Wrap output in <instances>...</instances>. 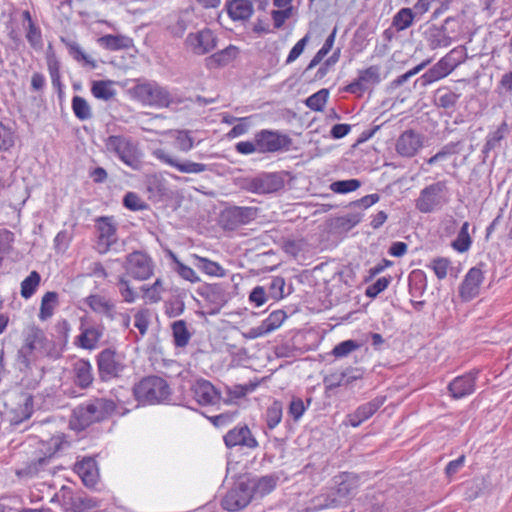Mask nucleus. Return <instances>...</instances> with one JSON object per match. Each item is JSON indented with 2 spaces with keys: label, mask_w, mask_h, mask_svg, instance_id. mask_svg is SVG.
<instances>
[{
  "label": "nucleus",
  "mask_w": 512,
  "mask_h": 512,
  "mask_svg": "<svg viewBox=\"0 0 512 512\" xmlns=\"http://www.w3.org/2000/svg\"><path fill=\"white\" fill-rule=\"evenodd\" d=\"M18 353L21 362L26 366L43 357L50 359L60 357V351L54 341L49 339L44 331L36 326H30L26 330L24 343Z\"/></svg>",
  "instance_id": "1"
},
{
  "label": "nucleus",
  "mask_w": 512,
  "mask_h": 512,
  "mask_svg": "<svg viewBox=\"0 0 512 512\" xmlns=\"http://www.w3.org/2000/svg\"><path fill=\"white\" fill-rule=\"evenodd\" d=\"M133 394L138 405L167 404L171 399L172 390L163 378L149 376L134 386Z\"/></svg>",
  "instance_id": "2"
},
{
  "label": "nucleus",
  "mask_w": 512,
  "mask_h": 512,
  "mask_svg": "<svg viewBox=\"0 0 512 512\" xmlns=\"http://www.w3.org/2000/svg\"><path fill=\"white\" fill-rule=\"evenodd\" d=\"M35 445V456L26 465L16 470V475L20 478H33L47 471L52 456L61 447V439L56 436L50 438L47 442L37 441Z\"/></svg>",
  "instance_id": "3"
},
{
  "label": "nucleus",
  "mask_w": 512,
  "mask_h": 512,
  "mask_svg": "<svg viewBox=\"0 0 512 512\" xmlns=\"http://www.w3.org/2000/svg\"><path fill=\"white\" fill-rule=\"evenodd\" d=\"M111 409V403L104 399H94L77 406L73 410L70 426L84 430L91 424L103 420Z\"/></svg>",
  "instance_id": "4"
},
{
  "label": "nucleus",
  "mask_w": 512,
  "mask_h": 512,
  "mask_svg": "<svg viewBox=\"0 0 512 512\" xmlns=\"http://www.w3.org/2000/svg\"><path fill=\"white\" fill-rule=\"evenodd\" d=\"M449 202L446 181H437L424 187L415 200L416 209L421 213H432L442 209Z\"/></svg>",
  "instance_id": "5"
},
{
  "label": "nucleus",
  "mask_w": 512,
  "mask_h": 512,
  "mask_svg": "<svg viewBox=\"0 0 512 512\" xmlns=\"http://www.w3.org/2000/svg\"><path fill=\"white\" fill-rule=\"evenodd\" d=\"M259 154L288 152L293 145L292 138L280 130L262 129L255 133Z\"/></svg>",
  "instance_id": "6"
},
{
  "label": "nucleus",
  "mask_w": 512,
  "mask_h": 512,
  "mask_svg": "<svg viewBox=\"0 0 512 512\" xmlns=\"http://www.w3.org/2000/svg\"><path fill=\"white\" fill-rule=\"evenodd\" d=\"M130 94L144 105L168 107L172 103L171 94L155 82L138 83Z\"/></svg>",
  "instance_id": "7"
},
{
  "label": "nucleus",
  "mask_w": 512,
  "mask_h": 512,
  "mask_svg": "<svg viewBox=\"0 0 512 512\" xmlns=\"http://www.w3.org/2000/svg\"><path fill=\"white\" fill-rule=\"evenodd\" d=\"M251 487L245 481H240L227 491L221 501L223 509L236 512L245 508L252 500Z\"/></svg>",
  "instance_id": "8"
},
{
  "label": "nucleus",
  "mask_w": 512,
  "mask_h": 512,
  "mask_svg": "<svg viewBox=\"0 0 512 512\" xmlns=\"http://www.w3.org/2000/svg\"><path fill=\"white\" fill-rule=\"evenodd\" d=\"M381 80V67L379 65H371L366 69L359 70L358 77L348 84L344 88V91L361 95L370 88L378 85Z\"/></svg>",
  "instance_id": "9"
},
{
  "label": "nucleus",
  "mask_w": 512,
  "mask_h": 512,
  "mask_svg": "<svg viewBox=\"0 0 512 512\" xmlns=\"http://www.w3.org/2000/svg\"><path fill=\"white\" fill-rule=\"evenodd\" d=\"M191 52L196 55H205L211 52L217 45V37L213 31L205 28L195 33H189L185 40Z\"/></svg>",
  "instance_id": "10"
},
{
  "label": "nucleus",
  "mask_w": 512,
  "mask_h": 512,
  "mask_svg": "<svg viewBox=\"0 0 512 512\" xmlns=\"http://www.w3.org/2000/svg\"><path fill=\"white\" fill-rule=\"evenodd\" d=\"M258 215L256 207L232 206L222 213V221L228 229H235L241 225L248 224Z\"/></svg>",
  "instance_id": "11"
},
{
  "label": "nucleus",
  "mask_w": 512,
  "mask_h": 512,
  "mask_svg": "<svg viewBox=\"0 0 512 512\" xmlns=\"http://www.w3.org/2000/svg\"><path fill=\"white\" fill-rule=\"evenodd\" d=\"M98 367L103 379L117 377L125 369L124 356L106 349L98 357Z\"/></svg>",
  "instance_id": "12"
},
{
  "label": "nucleus",
  "mask_w": 512,
  "mask_h": 512,
  "mask_svg": "<svg viewBox=\"0 0 512 512\" xmlns=\"http://www.w3.org/2000/svg\"><path fill=\"white\" fill-rule=\"evenodd\" d=\"M284 186L283 178L277 173H264L252 178L247 184V189L256 194L274 193Z\"/></svg>",
  "instance_id": "13"
},
{
  "label": "nucleus",
  "mask_w": 512,
  "mask_h": 512,
  "mask_svg": "<svg viewBox=\"0 0 512 512\" xmlns=\"http://www.w3.org/2000/svg\"><path fill=\"white\" fill-rule=\"evenodd\" d=\"M454 17H447L441 26L431 25L424 31V38L428 46L432 49L441 47H448L452 43V38L449 35L448 26L450 23L455 22Z\"/></svg>",
  "instance_id": "14"
},
{
  "label": "nucleus",
  "mask_w": 512,
  "mask_h": 512,
  "mask_svg": "<svg viewBox=\"0 0 512 512\" xmlns=\"http://www.w3.org/2000/svg\"><path fill=\"white\" fill-rule=\"evenodd\" d=\"M191 393L197 403L202 406L215 405L222 400L221 392L205 379L196 380L191 386Z\"/></svg>",
  "instance_id": "15"
},
{
  "label": "nucleus",
  "mask_w": 512,
  "mask_h": 512,
  "mask_svg": "<svg viewBox=\"0 0 512 512\" xmlns=\"http://www.w3.org/2000/svg\"><path fill=\"white\" fill-rule=\"evenodd\" d=\"M154 273V262L151 257L141 251L130 253V277L136 280H146Z\"/></svg>",
  "instance_id": "16"
},
{
  "label": "nucleus",
  "mask_w": 512,
  "mask_h": 512,
  "mask_svg": "<svg viewBox=\"0 0 512 512\" xmlns=\"http://www.w3.org/2000/svg\"><path fill=\"white\" fill-rule=\"evenodd\" d=\"M478 370H472L454 378L448 385V390L454 399H461L474 393Z\"/></svg>",
  "instance_id": "17"
},
{
  "label": "nucleus",
  "mask_w": 512,
  "mask_h": 512,
  "mask_svg": "<svg viewBox=\"0 0 512 512\" xmlns=\"http://www.w3.org/2000/svg\"><path fill=\"white\" fill-rule=\"evenodd\" d=\"M223 440L228 448L242 446L249 449H255L258 447V442L247 425L236 426L229 430L224 435Z\"/></svg>",
  "instance_id": "18"
},
{
  "label": "nucleus",
  "mask_w": 512,
  "mask_h": 512,
  "mask_svg": "<svg viewBox=\"0 0 512 512\" xmlns=\"http://www.w3.org/2000/svg\"><path fill=\"white\" fill-rule=\"evenodd\" d=\"M198 293L211 305L210 314H217L227 303L228 296L222 284H207L199 288Z\"/></svg>",
  "instance_id": "19"
},
{
  "label": "nucleus",
  "mask_w": 512,
  "mask_h": 512,
  "mask_svg": "<svg viewBox=\"0 0 512 512\" xmlns=\"http://www.w3.org/2000/svg\"><path fill=\"white\" fill-rule=\"evenodd\" d=\"M156 158L162 163L174 167L181 173H202L207 170V165L203 163L192 162L190 160H178L172 157L164 150H156L154 152Z\"/></svg>",
  "instance_id": "20"
},
{
  "label": "nucleus",
  "mask_w": 512,
  "mask_h": 512,
  "mask_svg": "<svg viewBox=\"0 0 512 512\" xmlns=\"http://www.w3.org/2000/svg\"><path fill=\"white\" fill-rule=\"evenodd\" d=\"M483 278L481 269L477 267L467 272L459 287V295L463 301H470L478 295Z\"/></svg>",
  "instance_id": "21"
},
{
  "label": "nucleus",
  "mask_w": 512,
  "mask_h": 512,
  "mask_svg": "<svg viewBox=\"0 0 512 512\" xmlns=\"http://www.w3.org/2000/svg\"><path fill=\"white\" fill-rule=\"evenodd\" d=\"M422 136L414 130L404 131L396 142V151L402 157H413L422 147Z\"/></svg>",
  "instance_id": "22"
},
{
  "label": "nucleus",
  "mask_w": 512,
  "mask_h": 512,
  "mask_svg": "<svg viewBox=\"0 0 512 512\" xmlns=\"http://www.w3.org/2000/svg\"><path fill=\"white\" fill-rule=\"evenodd\" d=\"M384 402L385 397H376L360 405L353 413L347 415L348 423L353 427H358L361 423L372 417Z\"/></svg>",
  "instance_id": "23"
},
{
  "label": "nucleus",
  "mask_w": 512,
  "mask_h": 512,
  "mask_svg": "<svg viewBox=\"0 0 512 512\" xmlns=\"http://www.w3.org/2000/svg\"><path fill=\"white\" fill-rule=\"evenodd\" d=\"M336 484L337 486L334 492L337 497L341 499L343 505L348 503V501L356 494L359 486L358 477L349 473L340 475Z\"/></svg>",
  "instance_id": "24"
},
{
  "label": "nucleus",
  "mask_w": 512,
  "mask_h": 512,
  "mask_svg": "<svg viewBox=\"0 0 512 512\" xmlns=\"http://www.w3.org/2000/svg\"><path fill=\"white\" fill-rule=\"evenodd\" d=\"M75 471L87 487H94L98 482L99 472L96 461L92 458H85L77 462Z\"/></svg>",
  "instance_id": "25"
},
{
  "label": "nucleus",
  "mask_w": 512,
  "mask_h": 512,
  "mask_svg": "<svg viewBox=\"0 0 512 512\" xmlns=\"http://www.w3.org/2000/svg\"><path fill=\"white\" fill-rule=\"evenodd\" d=\"M226 8L234 21L247 20L253 14V5L249 0H231L226 4Z\"/></svg>",
  "instance_id": "26"
},
{
  "label": "nucleus",
  "mask_w": 512,
  "mask_h": 512,
  "mask_svg": "<svg viewBox=\"0 0 512 512\" xmlns=\"http://www.w3.org/2000/svg\"><path fill=\"white\" fill-rule=\"evenodd\" d=\"M238 54L237 47L229 45L225 49L212 54L205 59L206 67L209 69L223 67L232 62Z\"/></svg>",
  "instance_id": "27"
},
{
  "label": "nucleus",
  "mask_w": 512,
  "mask_h": 512,
  "mask_svg": "<svg viewBox=\"0 0 512 512\" xmlns=\"http://www.w3.org/2000/svg\"><path fill=\"white\" fill-rule=\"evenodd\" d=\"M278 479L279 478L276 475H265L250 479L246 483L251 487L252 496L254 494L264 496L269 494L275 488Z\"/></svg>",
  "instance_id": "28"
},
{
  "label": "nucleus",
  "mask_w": 512,
  "mask_h": 512,
  "mask_svg": "<svg viewBox=\"0 0 512 512\" xmlns=\"http://www.w3.org/2000/svg\"><path fill=\"white\" fill-rule=\"evenodd\" d=\"M98 246L100 251H105L113 242H115V227L107 218H102L97 224Z\"/></svg>",
  "instance_id": "29"
},
{
  "label": "nucleus",
  "mask_w": 512,
  "mask_h": 512,
  "mask_svg": "<svg viewBox=\"0 0 512 512\" xmlns=\"http://www.w3.org/2000/svg\"><path fill=\"white\" fill-rule=\"evenodd\" d=\"M460 97L461 94H457L447 87H441L435 91L434 103L439 108L454 109Z\"/></svg>",
  "instance_id": "30"
},
{
  "label": "nucleus",
  "mask_w": 512,
  "mask_h": 512,
  "mask_svg": "<svg viewBox=\"0 0 512 512\" xmlns=\"http://www.w3.org/2000/svg\"><path fill=\"white\" fill-rule=\"evenodd\" d=\"M75 382L81 388H87L93 381L92 366L83 359L74 363Z\"/></svg>",
  "instance_id": "31"
},
{
  "label": "nucleus",
  "mask_w": 512,
  "mask_h": 512,
  "mask_svg": "<svg viewBox=\"0 0 512 512\" xmlns=\"http://www.w3.org/2000/svg\"><path fill=\"white\" fill-rule=\"evenodd\" d=\"M33 413V398L24 396L19 407L11 412L10 421L13 425H19L29 419Z\"/></svg>",
  "instance_id": "32"
},
{
  "label": "nucleus",
  "mask_w": 512,
  "mask_h": 512,
  "mask_svg": "<svg viewBox=\"0 0 512 512\" xmlns=\"http://www.w3.org/2000/svg\"><path fill=\"white\" fill-rule=\"evenodd\" d=\"M507 133L508 124L504 121L495 131L487 135L482 153L485 154V156L487 157L490 151L499 148L501 145V141L505 138Z\"/></svg>",
  "instance_id": "33"
},
{
  "label": "nucleus",
  "mask_w": 512,
  "mask_h": 512,
  "mask_svg": "<svg viewBox=\"0 0 512 512\" xmlns=\"http://www.w3.org/2000/svg\"><path fill=\"white\" fill-rule=\"evenodd\" d=\"M146 189L149 193V198L154 201H159L167 193L165 181L158 175L147 176Z\"/></svg>",
  "instance_id": "34"
},
{
  "label": "nucleus",
  "mask_w": 512,
  "mask_h": 512,
  "mask_svg": "<svg viewBox=\"0 0 512 512\" xmlns=\"http://www.w3.org/2000/svg\"><path fill=\"white\" fill-rule=\"evenodd\" d=\"M58 294L54 291L46 292L42 299L39 311V319L46 321L51 318L54 314L55 308L58 306Z\"/></svg>",
  "instance_id": "35"
},
{
  "label": "nucleus",
  "mask_w": 512,
  "mask_h": 512,
  "mask_svg": "<svg viewBox=\"0 0 512 512\" xmlns=\"http://www.w3.org/2000/svg\"><path fill=\"white\" fill-rule=\"evenodd\" d=\"M192 258L194 259V265L207 275L216 277L224 276L225 271L217 262L200 257L196 254H193Z\"/></svg>",
  "instance_id": "36"
},
{
  "label": "nucleus",
  "mask_w": 512,
  "mask_h": 512,
  "mask_svg": "<svg viewBox=\"0 0 512 512\" xmlns=\"http://www.w3.org/2000/svg\"><path fill=\"white\" fill-rule=\"evenodd\" d=\"M262 286L264 287L269 299L280 300L286 295L284 291L285 280L282 277H272L267 283L263 284Z\"/></svg>",
  "instance_id": "37"
},
{
  "label": "nucleus",
  "mask_w": 512,
  "mask_h": 512,
  "mask_svg": "<svg viewBox=\"0 0 512 512\" xmlns=\"http://www.w3.org/2000/svg\"><path fill=\"white\" fill-rule=\"evenodd\" d=\"M71 509L69 512H96L99 503L89 496H77L71 499Z\"/></svg>",
  "instance_id": "38"
},
{
  "label": "nucleus",
  "mask_w": 512,
  "mask_h": 512,
  "mask_svg": "<svg viewBox=\"0 0 512 512\" xmlns=\"http://www.w3.org/2000/svg\"><path fill=\"white\" fill-rule=\"evenodd\" d=\"M172 333L176 347L183 348L188 345L191 334L184 320H178L172 324Z\"/></svg>",
  "instance_id": "39"
},
{
  "label": "nucleus",
  "mask_w": 512,
  "mask_h": 512,
  "mask_svg": "<svg viewBox=\"0 0 512 512\" xmlns=\"http://www.w3.org/2000/svg\"><path fill=\"white\" fill-rule=\"evenodd\" d=\"M41 277L37 271H32L22 282L20 294L24 299L31 298L40 285Z\"/></svg>",
  "instance_id": "40"
},
{
  "label": "nucleus",
  "mask_w": 512,
  "mask_h": 512,
  "mask_svg": "<svg viewBox=\"0 0 512 512\" xmlns=\"http://www.w3.org/2000/svg\"><path fill=\"white\" fill-rule=\"evenodd\" d=\"M101 335V332L95 327L85 328L78 337L79 344L82 348L92 350L96 347Z\"/></svg>",
  "instance_id": "41"
},
{
  "label": "nucleus",
  "mask_w": 512,
  "mask_h": 512,
  "mask_svg": "<svg viewBox=\"0 0 512 512\" xmlns=\"http://www.w3.org/2000/svg\"><path fill=\"white\" fill-rule=\"evenodd\" d=\"M469 226V222H464L457 234L456 239L452 242V247L460 253L468 251L472 244V240L468 232Z\"/></svg>",
  "instance_id": "42"
},
{
  "label": "nucleus",
  "mask_w": 512,
  "mask_h": 512,
  "mask_svg": "<svg viewBox=\"0 0 512 512\" xmlns=\"http://www.w3.org/2000/svg\"><path fill=\"white\" fill-rule=\"evenodd\" d=\"M414 16L412 9L402 8L393 17L392 24L398 31L405 30L412 25Z\"/></svg>",
  "instance_id": "43"
},
{
  "label": "nucleus",
  "mask_w": 512,
  "mask_h": 512,
  "mask_svg": "<svg viewBox=\"0 0 512 512\" xmlns=\"http://www.w3.org/2000/svg\"><path fill=\"white\" fill-rule=\"evenodd\" d=\"M91 92L95 98L105 101L113 98L115 95V90L112 87V83L107 81L94 82L91 88Z\"/></svg>",
  "instance_id": "44"
},
{
  "label": "nucleus",
  "mask_w": 512,
  "mask_h": 512,
  "mask_svg": "<svg viewBox=\"0 0 512 512\" xmlns=\"http://www.w3.org/2000/svg\"><path fill=\"white\" fill-rule=\"evenodd\" d=\"M329 97L328 89H320L305 100V105L313 111H322Z\"/></svg>",
  "instance_id": "45"
},
{
  "label": "nucleus",
  "mask_w": 512,
  "mask_h": 512,
  "mask_svg": "<svg viewBox=\"0 0 512 512\" xmlns=\"http://www.w3.org/2000/svg\"><path fill=\"white\" fill-rule=\"evenodd\" d=\"M107 147L109 150L114 151L123 163L128 164L126 154L128 142L125 139L118 136H111L108 139Z\"/></svg>",
  "instance_id": "46"
},
{
  "label": "nucleus",
  "mask_w": 512,
  "mask_h": 512,
  "mask_svg": "<svg viewBox=\"0 0 512 512\" xmlns=\"http://www.w3.org/2000/svg\"><path fill=\"white\" fill-rule=\"evenodd\" d=\"M361 187V181L358 179L338 180L330 184L329 188L337 194H346L356 191Z\"/></svg>",
  "instance_id": "47"
},
{
  "label": "nucleus",
  "mask_w": 512,
  "mask_h": 512,
  "mask_svg": "<svg viewBox=\"0 0 512 512\" xmlns=\"http://www.w3.org/2000/svg\"><path fill=\"white\" fill-rule=\"evenodd\" d=\"M72 110L79 120H87L92 117L91 108L88 102L81 96L73 97Z\"/></svg>",
  "instance_id": "48"
},
{
  "label": "nucleus",
  "mask_w": 512,
  "mask_h": 512,
  "mask_svg": "<svg viewBox=\"0 0 512 512\" xmlns=\"http://www.w3.org/2000/svg\"><path fill=\"white\" fill-rule=\"evenodd\" d=\"M257 387L256 383H249L245 385H234L233 387L227 388V393L229 395L228 399H223L225 404H230L234 399H240L246 396L248 393L255 390Z\"/></svg>",
  "instance_id": "49"
},
{
  "label": "nucleus",
  "mask_w": 512,
  "mask_h": 512,
  "mask_svg": "<svg viewBox=\"0 0 512 512\" xmlns=\"http://www.w3.org/2000/svg\"><path fill=\"white\" fill-rule=\"evenodd\" d=\"M341 499H339L334 491L321 495L315 499V507L320 510L337 508L342 506Z\"/></svg>",
  "instance_id": "50"
},
{
  "label": "nucleus",
  "mask_w": 512,
  "mask_h": 512,
  "mask_svg": "<svg viewBox=\"0 0 512 512\" xmlns=\"http://www.w3.org/2000/svg\"><path fill=\"white\" fill-rule=\"evenodd\" d=\"M287 315L283 310H276L269 314V316L262 321L264 325V332H272L279 328L286 319Z\"/></svg>",
  "instance_id": "51"
},
{
  "label": "nucleus",
  "mask_w": 512,
  "mask_h": 512,
  "mask_svg": "<svg viewBox=\"0 0 512 512\" xmlns=\"http://www.w3.org/2000/svg\"><path fill=\"white\" fill-rule=\"evenodd\" d=\"M26 39L36 50H41L43 47V40L41 30L38 26H36L33 22H30L26 28Z\"/></svg>",
  "instance_id": "52"
},
{
  "label": "nucleus",
  "mask_w": 512,
  "mask_h": 512,
  "mask_svg": "<svg viewBox=\"0 0 512 512\" xmlns=\"http://www.w3.org/2000/svg\"><path fill=\"white\" fill-rule=\"evenodd\" d=\"M84 303L97 313H107L110 310L109 302L100 295H90L84 300Z\"/></svg>",
  "instance_id": "53"
},
{
  "label": "nucleus",
  "mask_w": 512,
  "mask_h": 512,
  "mask_svg": "<svg viewBox=\"0 0 512 512\" xmlns=\"http://www.w3.org/2000/svg\"><path fill=\"white\" fill-rule=\"evenodd\" d=\"M101 46L109 50H119L126 47V39L122 36L105 35L98 39Z\"/></svg>",
  "instance_id": "54"
},
{
  "label": "nucleus",
  "mask_w": 512,
  "mask_h": 512,
  "mask_svg": "<svg viewBox=\"0 0 512 512\" xmlns=\"http://www.w3.org/2000/svg\"><path fill=\"white\" fill-rule=\"evenodd\" d=\"M348 372L331 373L325 376L323 382L326 389L332 390L342 385H348L350 379H346Z\"/></svg>",
  "instance_id": "55"
},
{
  "label": "nucleus",
  "mask_w": 512,
  "mask_h": 512,
  "mask_svg": "<svg viewBox=\"0 0 512 512\" xmlns=\"http://www.w3.org/2000/svg\"><path fill=\"white\" fill-rule=\"evenodd\" d=\"M282 419V407L279 402H274L266 412V422L269 429H274Z\"/></svg>",
  "instance_id": "56"
},
{
  "label": "nucleus",
  "mask_w": 512,
  "mask_h": 512,
  "mask_svg": "<svg viewBox=\"0 0 512 512\" xmlns=\"http://www.w3.org/2000/svg\"><path fill=\"white\" fill-rule=\"evenodd\" d=\"M391 276H384L376 280L375 283L369 285L366 288V296L369 298H376L381 292H383L391 283Z\"/></svg>",
  "instance_id": "57"
},
{
  "label": "nucleus",
  "mask_w": 512,
  "mask_h": 512,
  "mask_svg": "<svg viewBox=\"0 0 512 512\" xmlns=\"http://www.w3.org/2000/svg\"><path fill=\"white\" fill-rule=\"evenodd\" d=\"M238 415V410L227 411L214 416H207L209 421L217 428L231 424Z\"/></svg>",
  "instance_id": "58"
},
{
  "label": "nucleus",
  "mask_w": 512,
  "mask_h": 512,
  "mask_svg": "<svg viewBox=\"0 0 512 512\" xmlns=\"http://www.w3.org/2000/svg\"><path fill=\"white\" fill-rule=\"evenodd\" d=\"M450 261L447 258L438 257L433 259L428 265L431 268L438 279H444L447 276Z\"/></svg>",
  "instance_id": "59"
},
{
  "label": "nucleus",
  "mask_w": 512,
  "mask_h": 512,
  "mask_svg": "<svg viewBox=\"0 0 512 512\" xmlns=\"http://www.w3.org/2000/svg\"><path fill=\"white\" fill-rule=\"evenodd\" d=\"M446 77L444 71H441L439 67L433 65L429 70H427L417 81L421 82L422 86H427L435 81H438L442 78Z\"/></svg>",
  "instance_id": "60"
},
{
  "label": "nucleus",
  "mask_w": 512,
  "mask_h": 512,
  "mask_svg": "<svg viewBox=\"0 0 512 512\" xmlns=\"http://www.w3.org/2000/svg\"><path fill=\"white\" fill-rule=\"evenodd\" d=\"M357 348H359V344L356 341L346 340L336 345L332 350V354L337 358L345 357Z\"/></svg>",
  "instance_id": "61"
},
{
  "label": "nucleus",
  "mask_w": 512,
  "mask_h": 512,
  "mask_svg": "<svg viewBox=\"0 0 512 512\" xmlns=\"http://www.w3.org/2000/svg\"><path fill=\"white\" fill-rule=\"evenodd\" d=\"M149 323H150V314H149L148 310L138 311L134 315V326L139 330V332L142 336L146 334Z\"/></svg>",
  "instance_id": "62"
},
{
  "label": "nucleus",
  "mask_w": 512,
  "mask_h": 512,
  "mask_svg": "<svg viewBox=\"0 0 512 512\" xmlns=\"http://www.w3.org/2000/svg\"><path fill=\"white\" fill-rule=\"evenodd\" d=\"M250 119L251 117H242L238 118V124H236L227 134L229 138H235L241 135H244L250 129Z\"/></svg>",
  "instance_id": "63"
},
{
  "label": "nucleus",
  "mask_w": 512,
  "mask_h": 512,
  "mask_svg": "<svg viewBox=\"0 0 512 512\" xmlns=\"http://www.w3.org/2000/svg\"><path fill=\"white\" fill-rule=\"evenodd\" d=\"M306 408L307 406H305L301 398L294 397L290 402L288 413L295 421H298L304 414Z\"/></svg>",
  "instance_id": "64"
}]
</instances>
